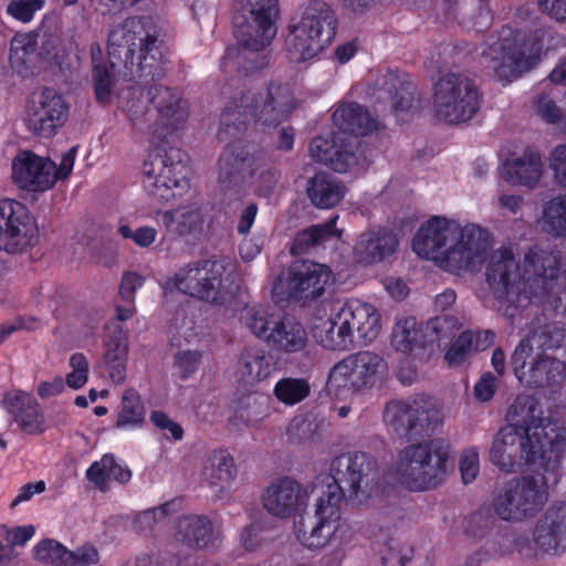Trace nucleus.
Segmentation results:
<instances>
[{
    "label": "nucleus",
    "mask_w": 566,
    "mask_h": 566,
    "mask_svg": "<svg viewBox=\"0 0 566 566\" xmlns=\"http://www.w3.org/2000/svg\"><path fill=\"white\" fill-rule=\"evenodd\" d=\"M377 485V463L364 452L335 458L331 473L302 485L291 478L273 481L265 488L262 503L274 517H295L293 534L296 542L310 551L329 547L321 566H342L349 542V531L342 518L344 495L365 502Z\"/></svg>",
    "instance_id": "f257e3e1"
},
{
    "label": "nucleus",
    "mask_w": 566,
    "mask_h": 566,
    "mask_svg": "<svg viewBox=\"0 0 566 566\" xmlns=\"http://www.w3.org/2000/svg\"><path fill=\"white\" fill-rule=\"evenodd\" d=\"M509 423L495 436L490 461L501 471L515 472L525 464L533 473L507 481L496 492L494 514L506 522H523L547 503L549 488L559 480V464L566 448L565 428L543 416L533 397L518 396L511 405Z\"/></svg>",
    "instance_id": "f03ea898"
},
{
    "label": "nucleus",
    "mask_w": 566,
    "mask_h": 566,
    "mask_svg": "<svg viewBox=\"0 0 566 566\" xmlns=\"http://www.w3.org/2000/svg\"><path fill=\"white\" fill-rule=\"evenodd\" d=\"M557 265V255L538 248L524 254L522 265L512 248L496 249L485 270L489 292L481 297L512 322L532 303L566 315V286Z\"/></svg>",
    "instance_id": "7ed1b4c3"
},
{
    "label": "nucleus",
    "mask_w": 566,
    "mask_h": 566,
    "mask_svg": "<svg viewBox=\"0 0 566 566\" xmlns=\"http://www.w3.org/2000/svg\"><path fill=\"white\" fill-rule=\"evenodd\" d=\"M491 245L486 229L446 216H433L416 232L412 250L455 274L480 269Z\"/></svg>",
    "instance_id": "20e7f679"
},
{
    "label": "nucleus",
    "mask_w": 566,
    "mask_h": 566,
    "mask_svg": "<svg viewBox=\"0 0 566 566\" xmlns=\"http://www.w3.org/2000/svg\"><path fill=\"white\" fill-rule=\"evenodd\" d=\"M157 31L148 27L139 18H134L122 27L114 29L108 39L109 62L103 61L102 48L98 43L91 45L93 78L96 99L108 103L114 85L115 61H123L125 76L136 77L150 75L156 61L154 52Z\"/></svg>",
    "instance_id": "39448f33"
},
{
    "label": "nucleus",
    "mask_w": 566,
    "mask_h": 566,
    "mask_svg": "<svg viewBox=\"0 0 566 566\" xmlns=\"http://www.w3.org/2000/svg\"><path fill=\"white\" fill-rule=\"evenodd\" d=\"M313 338L329 350H348L355 336L370 344L380 333V313L377 307L359 298L323 303L310 323Z\"/></svg>",
    "instance_id": "423d86ee"
},
{
    "label": "nucleus",
    "mask_w": 566,
    "mask_h": 566,
    "mask_svg": "<svg viewBox=\"0 0 566 566\" xmlns=\"http://www.w3.org/2000/svg\"><path fill=\"white\" fill-rule=\"evenodd\" d=\"M336 129L333 136H317L310 144L311 157L337 172L360 171L366 168L365 151L356 136L377 128V122L358 104H340L332 115Z\"/></svg>",
    "instance_id": "0eeeda50"
},
{
    "label": "nucleus",
    "mask_w": 566,
    "mask_h": 566,
    "mask_svg": "<svg viewBox=\"0 0 566 566\" xmlns=\"http://www.w3.org/2000/svg\"><path fill=\"white\" fill-rule=\"evenodd\" d=\"M452 459L450 442L443 438H434L401 449L392 471L398 483L408 490L423 491L442 482Z\"/></svg>",
    "instance_id": "6e6552de"
},
{
    "label": "nucleus",
    "mask_w": 566,
    "mask_h": 566,
    "mask_svg": "<svg viewBox=\"0 0 566 566\" xmlns=\"http://www.w3.org/2000/svg\"><path fill=\"white\" fill-rule=\"evenodd\" d=\"M239 321L252 335L276 353L298 354L307 347L308 336L304 325L271 306L247 304L239 313Z\"/></svg>",
    "instance_id": "1a4fd4ad"
},
{
    "label": "nucleus",
    "mask_w": 566,
    "mask_h": 566,
    "mask_svg": "<svg viewBox=\"0 0 566 566\" xmlns=\"http://www.w3.org/2000/svg\"><path fill=\"white\" fill-rule=\"evenodd\" d=\"M386 359L373 350L347 355L329 370L326 391L336 399L380 388L388 379Z\"/></svg>",
    "instance_id": "9d476101"
},
{
    "label": "nucleus",
    "mask_w": 566,
    "mask_h": 566,
    "mask_svg": "<svg viewBox=\"0 0 566 566\" xmlns=\"http://www.w3.org/2000/svg\"><path fill=\"white\" fill-rule=\"evenodd\" d=\"M230 263L223 260H205L180 268L164 285L167 293L177 289L203 302L223 305L231 300L235 285L230 275Z\"/></svg>",
    "instance_id": "9b49d317"
},
{
    "label": "nucleus",
    "mask_w": 566,
    "mask_h": 566,
    "mask_svg": "<svg viewBox=\"0 0 566 566\" xmlns=\"http://www.w3.org/2000/svg\"><path fill=\"white\" fill-rule=\"evenodd\" d=\"M335 34V19L324 3L308 6L289 25L285 40L287 56L292 62H304L317 56Z\"/></svg>",
    "instance_id": "f8f14e48"
},
{
    "label": "nucleus",
    "mask_w": 566,
    "mask_h": 566,
    "mask_svg": "<svg viewBox=\"0 0 566 566\" xmlns=\"http://www.w3.org/2000/svg\"><path fill=\"white\" fill-rule=\"evenodd\" d=\"M539 56V44L527 42L522 33L511 28H503L496 40L482 51L485 66L503 82H511L534 67Z\"/></svg>",
    "instance_id": "ddd939ff"
},
{
    "label": "nucleus",
    "mask_w": 566,
    "mask_h": 566,
    "mask_svg": "<svg viewBox=\"0 0 566 566\" xmlns=\"http://www.w3.org/2000/svg\"><path fill=\"white\" fill-rule=\"evenodd\" d=\"M143 187L147 196L159 203L181 196L189 187L188 167L178 149L157 148L143 165Z\"/></svg>",
    "instance_id": "4468645a"
},
{
    "label": "nucleus",
    "mask_w": 566,
    "mask_h": 566,
    "mask_svg": "<svg viewBox=\"0 0 566 566\" xmlns=\"http://www.w3.org/2000/svg\"><path fill=\"white\" fill-rule=\"evenodd\" d=\"M480 97V92L471 78L463 74L448 73L433 85V111L442 122L464 123L478 112Z\"/></svg>",
    "instance_id": "2eb2a0df"
},
{
    "label": "nucleus",
    "mask_w": 566,
    "mask_h": 566,
    "mask_svg": "<svg viewBox=\"0 0 566 566\" xmlns=\"http://www.w3.org/2000/svg\"><path fill=\"white\" fill-rule=\"evenodd\" d=\"M70 105L55 88L42 87L25 101L22 120L27 129L39 137L50 138L66 124Z\"/></svg>",
    "instance_id": "dca6fc26"
},
{
    "label": "nucleus",
    "mask_w": 566,
    "mask_h": 566,
    "mask_svg": "<svg viewBox=\"0 0 566 566\" xmlns=\"http://www.w3.org/2000/svg\"><path fill=\"white\" fill-rule=\"evenodd\" d=\"M242 15L234 18V35L248 51H260L270 44L276 33L273 15L276 0H240Z\"/></svg>",
    "instance_id": "f3484780"
},
{
    "label": "nucleus",
    "mask_w": 566,
    "mask_h": 566,
    "mask_svg": "<svg viewBox=\"0 0 566 566\" xmlns=\"http://www.w3.org/2000/svg\"><path fill=\"white\" fill-rule=\"evenodd\" d=\"M332 272L325 264L303 261L294 263L274 281L272 296L276 302L321 295L331 282Z\"/></svg>",
    "instance_id": "a211bd4d"
},
{
    "label": "nucleus",
    "mask_w": 566,
    "mask_h": 566,
    "mask_svg": "<svg viewBox=\"0 0 566 566\" xmlns=\"http://www.w3.org/2000/svg\"><path fill=\"white\" fill-rule=\"evenodd\" d=\"M293 90L289 85L272 84L258 97L244 96L237 114L242 117L240 124H262L274 126L295 108Z\"/></svg>",
    "instance_id": "6ab92c4d"
},
{
    "label": "nucleus",
    "mask_w": 566,
    "mask_h": 566,
    "mask_svg": "<svg viewBox=\"0 0 566 566\" xmlns=\"http://www.w3.org/2000/svg\"><path fill=\"white\" fill-rule=\"evenodd\" d=\"M36 238L38 226L29 210L19 201L0 199V251L23 253Z\"/></svg>",
    "instance_id": "aec40b11"
},
{
    "label": "nucleus",
    "mask_w": 566,
    "mask_h": 566,
    "mask_svg": "<svg viewBox=\"0 0 566 566\" xmlns=\"http://www.w3.org/2000/svg\"><path fill=\"white\" fill-rule=\"evenodd\" d=\"M12 178L21 189L46 191L57 181L56 165L50 158L23 151L12 161Z\"/></svg>",
    "instance_id": "412c9836"
},
{
    "label": "nucleus",
    "mask_w": 566,
    "mask_h": 566,
    "mask_svg": "<svg viewBox=\"0 0 566 566\" xmlns=\"http://www.w3.org/2000/svg\"><path fill=\"white\" fill-rule=\"evenodd\" d=\"M200 476L219 499H224L234 489L238 476L233 457L223 449L209 451L201 461Z\"/></svg>",
    "instance_id": "4be33fe9"
},
{
    "label": "nucleus",
    "mask_w": 566,
    "mask_h": 566,
    "mask_svg": "<svg viewBox=\"0 0 566 566\" xmlns=\"http://www.w3.org/2000/svg\"><path fill=\"white\" fill-rule=\"evenodd\" d=\"M429 412L418 401L392 400L386 405L384 421L398 437L410 438L429 426Z\"/></svg>",
    "instance_id": "5701e85b"
},
{
    "label": "nucleus",
    "mask_w": 566,
    "mask_h": 566,
    "mask_svg": "<svg viewBox=\"0 0 566 566\" xmlns=\"http://www.w3.org/2000/svg\"><path fill=\"white\" fill-rule=\"evenodd\" d=\"M499 174L511 185L533 188L543 176L541 155L531 148L513 153L499 166Z\"/></svg>",
    "instance_id": "b1692460"
},
{
    "label": "nucleus",
    "mask_w": 566,
    "mask_h": 566,
    "mask_svg": "<svg viewBox=\"0 0 566 566\" xmlns=\"http://www.w3.org/2000/svg\"><path fill=\"white\" fill-rule=\"evenodd\" d=\"M103 359L113 382L123 384L129 353L128 331L118 322L109 321L103 338Z\"/></svg>",
    "instance_id": "393cba45"
},
{
    "label": "nucleus",
    "mask_w": 566,
    "mask_h": 566,
    "mask_svg": "<svg viewBox=\"0 0 566 566\" xmlns=\"http://www.w3.org/2000/svg\"><path fill=\"white\" fill-rule=\"evenodd\" d=\"M398 245L396 237L384 228L363 232L354 245V256L360 264L373 265L382 262Z\"/></svg>",
    "instance_id": "a878e982"
},
{
    "label": "nucleus",
    "mask_w": 566,
    "mask_h": 566,
    "mask_svg": "<svg viewBox=\"0 0 566 566\" xmlns=\"http://www.w3.org/2000/svg\"><path fill=\"white\" fill-rule=\"evenodd\" d=\"M279 369L273 355L260 347L244 349L238 359L235 377L245 386H254L273 376Z\"/></svg>",
    "instance_id": "bb28decb"
},
{
    "label": "nucleus",
    "mask_w": 566,
    "mask_h": 566,
    "mask_svg": "<svg viewBox=\"0 0 566 566\" xmlns=\"http://www.w3.org/2000/svg\"><path fill=\"white\" fill-rule=\"evenodd\" d=\"M3 409L12 415L19 427L28 433L42 431L43 416L35 398L25 391L13 389L2 400Z\"/></svg>",
    "instance_id": "cd10ccee"
},
{
    "label": "nucleus",
    "mask_w": 566,
    "mask_h": 566,
    "mask_svg": "<svg viewBox=\"0 0 566 566\" xmlns=\"http://www.w3.org/2000/svg\"><path fill=\"white\" fill-rule=\"evenodd\" d=\"M534 539L545 552L566 548V503L555 504L546 512L535 528Z\"/></svg>",
    "instance_id": "c85d7f7f"
},
{
    "label": "nucleus",
    "mask_w": 566,
    "mask_h": 566,
    "mask_svg": "<svg viewBox=\"0 0 566 566\" xmlns=\"http://www.w3.org/2000/svg\"><path fill=\"white\" fill-rule=\"evenodd\" d=\"M537 352L553 350L552 356H559L566 350V331L557 323H548L541 317L534 319L527 335L521 340Z\"/></svg>",
    "instance_id": "c756f323"
},
{
    "label": "nucleus",
    "mask_w": 566,
    "mask_h": 566,
    "mask_svg": "<svg viewBox=\"0 0 566 566\" xmlns=\"http://www.w3.org/2000/svg\"><path fill=\"white\" fill-rule=\"evenodd\" d=\"M175 536L198 549L217 547L218 536L211 521L203 515H188L178 520Z\"/></svg>",
    "instance_id": "7c9ffc66"
},
{
    "label": "nucleus",
    "mask_w": 566,
    "mask_h": 566,
    "mask_svg": "<svg viewBox=\"0 0 566 566\" xmlns=\"http://www.w3.org/2000/svg\"><path fill=\"white\" fill-rule=\"evenodd\" d=\"M495 335L491 331H465L451 344L444 354L449 367L455 368L464 364L472 354L484 350L492 345Z\"/></svg>",
    "instance_id": "2f4dec72"
},
{
    "label": "nucleus",
    "mask_w": 566,
    "mask_h": 566,
    "mask_svg": "<svg viewBox=\"0 0 566 566\" xmlns=\"http://www.w3.org/2000/svg\"><path fill=\"white\" fill-rule=\"evenodd\" d=\"M205 211L198 203H189L161 212L163 224L168 232L187 235L202 230Z\"/></svg>",
    "instance_id": "473e14b6"
},
{
    "label": "nucleus",
    "mask_w": 566,
    "mask_h": 566,
    "mask_svg": "<svg viewBox=\"0 0 566 566\" xmlns=\"http://www.w3.org/2000/svg\"><path fill=\"white\" fill-rule=\"evenodd\" d=\"M345 191L343 182L328 174H316L307 186L311 202L321 209H329L339 203Z\"/></svg>",
    "instance_id": "72a5a7b5"
},
{
    "label": "nucleus",
    "mask_w": 566,
    "mask_h": 566,
    "mask_svg": "<svg viewBox=\"0 0 566 566\" xmlns=\"http://www.w3.org/2000/svg\"><path fill=\"white\" fill-rule=\"evenodd\" d=\"M255 158H248L245 151L235 145H230L220 155L218 161V181L229 187L237 175L247 178L250 168L254 167Z\"/></svg>",
    "instance_id": "f704fd0d"
},
{
    "label": "nucleus",
    "mask_w": 566,
    "mask_h": 566,
    "mask_svg": "<svg viewBox=\"0 0 566 566\" xmlns=\"http://www.w3.org/2000/svg\"><path fill=\"white\" fill-rule=\"evenodd\" d=\"M392 347L402 354L413 352L416 348L426 347L422 325H418L412 316L399 317L391 332Z\"/></svg>",
    "instance_id": "c9c22d12"
},
{
    "label": "nucleus",
    "mask_w": 566,
    "mask_h": 566,
    "mask_svg": "<svg viewBox=\"0 0 566 566\" xmlns=\"http://www.w3.org/2000/svg\"><path fill=\"white\" fill-rule=\"evenodd\" d=\"M156 92L158 94L154 98V103L158 108L163 125L170 129L177 128L187 117V109L181 99L167 87L156 88Z\"/></svg>",
    "instance_id": "e433bc0d"
},
{
    "label": "nucleus",
    "mask_w": 566,
    "mask_h": 566,
    "mask_svg": "<svg viewBox=\"0 0 566 566\" xmlns=\"http://www.w3.org/2000/svg\"><path fill=\"white\" fill-rule=\"evenodd\" d=\"M541 228L555 237H566V195L545 201L538 220Z\"/></svg>",
    "instance_id": "4c0bfd02"
},
{
    "label": "nucleus",
    "mask_w": 566,
    "mask_h": 566,
    "mask_svg": "<svg viewBox=\"0 0 566 566\" xmlns=\"http://www.w3.org/2000/svg\"><path fill=\"white\" fill-rule=\"evenodd\" d=\"M145 420V408L140 396L134 389L125 390L122 399V410L116 420V426L123 430L140 428Z\"/></svg>",
    "instance_id": "58836bf2"
},
{
    "label": "nucleus",
    "mask_w": 566,
    "mask_h": 566,
    "mask_svg": "<svg viewBox=\"0 0 566 566\" xmlns=\"http://www.w3.org/2000/svg\"><path fill=\"white\" fill-rule=\"evenodd\" d=\"M338 217H333L326 223L313 226L302 232H300L295 240L292 250L304 251L313 244L321 243L327 239H338L342 235V230L336 228V221Z\"/></svg>",
    "instance_id": "ea45409f"
},
{
    "label": "nucleus",
    "mask_w": 566,
    "mask_h": 566,
    "mask_svg": "<svg viewBox=\"0 0 566 566\" xmlns=\"http://www.w3.org/2000/svg\"><path fill=\"white\" fill-rule=\"evenodd\" d=\"M310 391L311 387L307 380L292 377L280 379L273 389L276 399L286 406H294L303 401Z\"/></svg>",
    "instance_id": "a19ab883"
},
{
    "label": "nucleus",
    "mask_w": 566,
    "mask_h": 566,
    "mask_svg": "<svg viewBox=\"0 0 566 566\" xmlns=\"http://www.w3.org/2000/svg\"><path fill=\"white\" fill-rule=\"evenodd\" d=\"M252 190L261 197H268L279 181L276 170L255 158L254 167L250 168L248 176Z\"/></svg>",
    "instance_id": "79ce46f5"
},
{
    "label": "nucleus",
    "mask_w": 566,
    "mask_h": 566,
    "mask_svg": "<svg viewBox=\"0 0 566 566\" xmlns=\"http://www.w3.org/2000/svg\"><path fill=\"white\" fill-rule=\"evenodd\" d=\"M34 558L41 563L67 566L71 560V551L54 539H43L33 548Z\"/></svg>",
    "instance_id": "37998d69"
},
{
    "label": "nucleus",
    "mask_w": 566,
    "mask_h": 566,
    "mask_svg": "<svg viewBox=\"0 0 566 566\" xmlns=\"http://www.w3.org/2000/svg\"><path fill=\"white\" fill-rule=\"evenodd\" d=\"M422 328L427 346L434 344L439 346L455 332L457 322L448 315H442L422 324Z\"/></svg>",
    "instance_id": "c03bdc74"
},
{
    "label": "nucleus",
    "mask_w": 566,
    "mask_h": 566,
    "mask_svg": "<svg viewBox=\"0 0 566 566\" xmlns=\"http://www.w3.org/2000/svg\"><path fill=\"white\" fill-rule=\"evenodd\" d=\"M385 84L387 88L384 92L387 93L391 99V111L398 113L411 106L412 86L410 83L400 80L397 75L390 74Z\"/></svg>",
    "instance_id": "a18cd8bd"
},
{
    "label": "nucleus",
    "mask_w": 566,
    "mask_h": 566,
    "mask_svg": "<svg viewBox=\"0 0 566 566\" xmlns=\"http://www.w3.org/2000/svg\"><path fill=\"white\" fill-rule=\"evenodd\" d=\"M35 45V38L31 33L15 34L11 41V66L20 71V66L31 62V54H33Z\"/></svg>",
    "instance_id": "49530a36"
},
{
    "label": "nucleus",
    "mask_w": 566,
    "mask_h": 566,
    "mask_svg": "<svg viewBox=\"0 0 566 566\" xmlns=\"http://www.w3.org/2000/svg\"><path fill=\"white\" fill-rule=\"evenodd\" d=\"M70 371L65 376L66 385L72 389H80L85 386L88 380L90 365L88 360L82 353H75L69 360Z\"/></svg>",
    "instance_id": "de8ad7c7"
},
{
    "label": "nucleus",
    "mask_w": 566,
    "mask_h": 566,
    "mask_svg": "<svg viewBox=\"0 0 566 566\" xmlns=\"http://www.w3.org/2000/svg\"><path fill=\"white\" fill-rule=\"evenodd\" d=\"M43 8L44 0H12L7 6V13L21 23H29Z\"/></svg>",
    "instance_id": "09e8293b"
},
{
    "label": "nucleus",
    "mask_w": 566,
    "mask_h": 566,
    "mask_svg": "<svg viewBox=\"0 0 566 566\" xmlns=\"http://www.w3.org/2000/svg\"><path fill=\"white\" fill-rule=\"evenodd\" d=\"M459 469L464 484L472 483L480 472V457L475 447L464 449L459 459Z\"/></svg>",
    "instance_id": "8fccbe9b"
},
{
    "label": "nucleus",
    "mask_w": 566,
    "mask_h": 566,
    "mask_svg": "<svg viewBox=\"0 0 566 566\" xmlns=\"http://www.w3.org/2000/svg\"><path fill=\"white\" fill-rule=\"evenodd\" d=\"M114 457L105 454L99 461H95L86 471L87 479L98 489L106 490L112 473Z\"/></svg>",
    "instance_id": "3c124183"
},
{
    "label": "nucleus",
    "mask_w": 566,
    "mask_h": 566,
    "mask_svg": "<svg viewBox=\"0 0 566 566\" xmlns=\"http://www.w3.org/2000/svg\"><path fill=\"white\" fill-rule=\"evenodd\" d=\"M171 328L185 339H190L197 334L198 324L189 307L176 311L171 319Z\"/></svg>",
    "instance_id": "603ef678"
},
{
    "label": "nucleus",
    "mask_w": 566,
    "mask_h": 566,
    "mask_svg": "<svg viewBox=\"0 0 566 566\" xmlns=\"http://www.w3.org/2000/svg\"><path fill=\"white\" fill-rule=\"evenodd\" d=\"M151 423L163 432L166 439L180 441L184 438L182 427L172 420L167 413L155 410L150 413Z\"/></svg>",
    "instance_id": "864d4df0"
},
{
    "label": "nucleus",
    "mask_w": 566,
    "mask_h": 566,
    "mask_svg": "<svg viewBox=\"0 0 566 566\" xmlns=\"http://www.w3.org/2000/svg\"><path fill=\"white\" fill-rule=\"evenodd\" d=\"M118 233L124 239H130L139 248L150 247L157 239L158 231L154 227L143 226L133 230L127 224L118 227Z\"/></svg>",
    "instance_id": "5fc2aeb1"
},
{
    "label": "nucleus",
    "mask_w": 566,
    "mask_h": 566,
    "mask_svg": "<svg viewBox=\"0 0 566 566\" xmlns=\"http://www.w3.org/2000/svg\"><path fill=\"white\" fill-rule=\"evenodd\" d=\"M548 168L553 174L554 182L566 188V144L556 146L548 158Z\"/></svg>",
    "instance_id": "6e6d98bb"
},
{
    "label": "nucleus",
    "mask_w": 566,
    "mask_h": 566,
    "mask_svg": "<svg viewBox=\"0 0 566 566\" xmlns=\"http://www.w3.org/2000/svg\"><path fill=\"white\" fill-rule=\"evenodd\" d=\"M201 360V354L197 350L179 352L175 356V368L182 379L190 378L198 369Z\"/></svg>",
    "instance_id": "4d7b16f0"
},
{
    "label": "nucleus",
    "mask_w": 566,
    "mask_h": 566,
    "mask_svg": "<svg viewBox=\"0 0 566 566\" xmlns=\"http://www.w3.org/2000/svg\"><path fill=\"white\" fill-rule=\"evenodd\" d=\"M145 284V277L134 271L125 272L122 276L118 294L126 303H135V294Z\"/></svg>",
    "instance_id": "13d9d810"
},
{
    "label": "nucleus",
    "mask_w": 566,
    "mask_h": 566,
    "mask_svg": "<svg viewBox=\"0 0 566 566\" xmlns=\"http://www.w3.org/2000/svg\"><path fill=\"white\" fill-rule=\"evenodd\" d=\"M248 57L243 54L240 48L230 46L227 49L221 67L226 73L242 72L249 73L254 70V66L245 65Z\"/></svg>",
    "instance_id": "bf43d9fd"
},
{
    "label": "nucleus",
    "mask_w": 566,
    "mask_h": 566,
    "mask_svg": "<svg viewBox=\"0 0 566 566\" xmlns=\"http://www.w3.org/2000/svg\"><path fill=\"white\" fill-rule=\"evenodd\" d=\"M67 50L64 44L55 39H48L42 44L40 56L49 64L62 67L65 64Z\"/></svg>",
    "instance_id": "052dcab7"
},
{
    "label": "nucleus",
    "mask_w": 566,
    "mask_h": 566,
    "mask_svg": "<svg viewBox=\"0 0 566 566\" xmlns=\"http://www.w3.org/2000/svg\"><path fill=\"white\" fill-rule=\"evenodd\" d=\"M263 525L260 522H253L242 528L239 535V542L242 548L253 552L261 547L263 543Z\"/></svg>",
    "instance_id": "680f3d73"
},
{
    "label": "nucleus",
    "mask_w": 566,
    "mask_h": 566,
    "mask_svg": "<svg viewBox=\"0 0 566 566\" xmlns=\"http://www.w3.org/2000/svg\"><path fill=\"white\" fill-rule=\"evenodd\" d=\"M177 502L169 501L159 506L146 510L137 516V523L140 526L150 527L153 524L164 520L167 515L174 512L177 507Z\"/></svg>",
    "instance_id": "e2e57ef3"
},
{
    "label": "nucleus",
    "mask_w": 566,
    "mask_h": 566,
    "mask_svg": "<svg viewBox=\"0 0 566 566\" xmlns=\"http://www.w3.org/2000/svg\"><path fill=\"white\" fill-rule=\"evenodd\" d=\"M499 378L491 373H484L473 387L474 398L480 402L490 401L497 388Z\"/></svg>",
    "instance_id": "0e129e2a"
},
{
    "label": "nucleus",
    "mask_w": 566,
    "mask_h": 566,
    "mask_svg": "<svg viewBox=\"0 0 566 566\" xmlns=\"http://www.w3.org/2000/svg\"><path fill=\"white\" fill-rule=\"evenodd\" d=\"M413 551L410 548L402 549L396 543H390L386 551L381 554L384 564H395L399 566H409L413 558Z\"/></svg>",
    "instance_id": "69168bd1"
},
{
    "label": "nucleus",
    "mask_w": 566,
    "mask_h": 566,
    "mask_svg": "<svg viewBox=\"0 0 566 566\" xmlns=\"http://www.w3.org/2000/svg\"><path fill=\"white\" fill-rule=\"evenodd\" d=\"M35 533L34 526L32 525H23L17 526L12 528L3 530V537L8 543V546L13 549L17 545H24L29 542Z\"/></svg>",
    "instance_id": "338daca9"
},
{
    "label": "nucleus",
    "mask_w": 566,
    "mask_h": 566,
    "mask_svg": "<svg viewBox=\"0 0 566 566\" xmlns=\"http://www.w3.org/2000/svg\"><path fill=\"white\" fill-rule=\"evenodd\" d=\"M99 560L97 549L92 545H83L75 552H71V560L67 566H91Z\"/></svg>",
    "instance_id": "774afa93"
}]
</instances>
